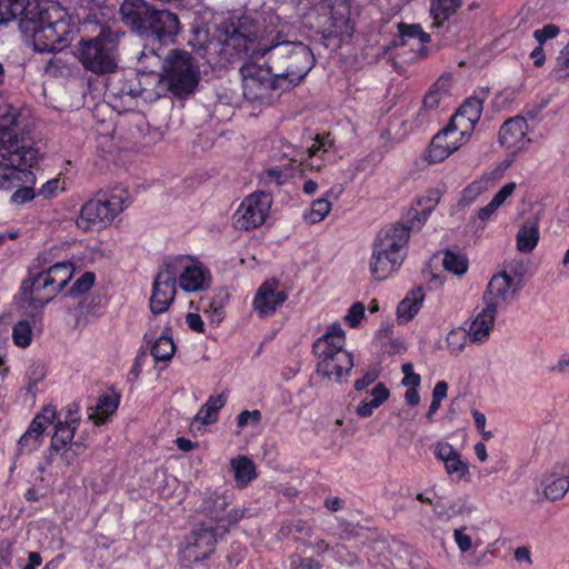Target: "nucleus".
<instances>
[{
  "instance_id": "nucleus-47",
  "label": "nucleus",
  "mask_w": 569,
  "mask_h": 569,
  "mask_svg": "<svg viewBox=\"0 0 569 569\" xmlns=\"http://www.w3.org/2000/svg\"><path fill=\"white\" fill-rule=\"evenodd\" d=\"M33 182H36V180ZM33 184L34 183H21L16 186L14 188H18V190H16L11 196L12 202L22 204L29 200H32L36 196L32 188Z\"/></svg>"
},
{
  "instance_id": "nucleus-12",
  "label": "nucleus",
  "mask_w": 569,
  "mask_h": 569,
  "mask_svg": "<svg viewBox=\"0 0 569 569\" xmlns=\"http://www.w3.org/2000/svg\"><path fill=\"white\" fill-rule=\"evenodd\" d=\"M272 206L270 193L258 191L247 196L233 214V223L238 229L251 230L267 220Z\"/></svg>"
},
{
  "instance_id": "nucleus-56",
  "label": "nucleus",
  "mask_w": 569,
  "mask_h": 569,
  "mask_svg": "<svg viewBox=\"0 0 569 569\" xmlns=\"http://www.w3.org/2000/svg\"><path fill=\"white\" fill-rule=\"evenodd\" d=\"M335 557L338 562L346 566H353L358 562V557L355 553H345L342 546H337L335 548Z\"/></svg>"
},
{
  "instance_id": "nucleus-7",
  "label": "nucleus",
  "mask_w": 569,
  "mask_h": 569,
  "mask_svg": "<svg viewBox=\"0 0 569 569\" xmlns=\"http://www.w3.org/2000/svg\"><path fill=\"white\" fill-rule=\"evenodd\" d=\"M127 200L124 190L97 194L82 206L77 226L83 230L109 226L123 211Z\"/></svg>"
},
{
  "instance_id": "nucleus-9",
  "label": "nucleus",
  "mask_w": 569,
  "mask_h": 569,
  "mask_svg": "<svg viewBox=\"0 0 569 569\" xmlns=\"http://www.w3.org/2000/svg\"><path fill=\"white\" fill-rule=\"evenodd\" d=\"M231 501L232 495L228 491L207 490L202 493V501L198 507V512L214 522V529L227 535L231 527L237 525L247 515V509L242 507L228 509Z\"/></svg>"
},
{
  "instance_id": "nucleus-37",
  "label": "nucleus",
  "mask_w": 569,
  "mask_h": 569,
  "mask_svg": "<svg viewBox=\"0 0 569 569\" xmlns=\"http://www.w3.org/2000/svg\"><path fill=\"white\" fill-rule=\"evenodd\" d=\"M389 390L382 383H378L371 390V400H362L358 405L356 412L362 418L372 416L373 410L380 407L389 398Z\"/></svg>"
},
{
  "instance_id": "nucleus-11",
  "label": "nucleus",
  "mask_w": 569,
  "mask_h": 569,
  "mask_svg": "<svg viewBox=\"0 0 569 569\" xmlns=\"http://www.w3.org/2000/svg\"><path fill=\"white\" fill-rule=\"evenodd\" d=\"M173 278L179 280V287L186 292H200L211 284L209 269L198 259L179 256L166 262Z\"/></svg>"
},
{
  "instance_id": "nucleus-35",
  "label": "nucleus",
  "mask_w": 569,
  "mask_h": 569,
  "mask_svg": "<svg viewBox=\"0 0 569 569\" xmlns=\"http://www.w3.org/2000/svg\"><path fill=\"white\" fill-rule=\"evenodd\" d=\"M462 6V0H431L430 14L433 26L440 27Z\"/></svg>"
},
{
  "instance_id": "nucleus-10",
  "label": "nucleus",
  "mask_w": 569,
  "mask_h": 569,
  "mask_svg": "<svg viewBox=\"0 0 569 569\" xmlns=\"http://www.w3.org/2000/svg\"><path fill=\"white\" fill-rule=\"evenodd\" d=\"M244 63L240 71L242 74L243 96L252 102L270 103L277 91L281 90V83L272 74L270 68H263L256 60Z\"/></svg>"
},
{
  "instance_id": "nucleus-60",
  "label": "nucleus",
  "mask_w": 569,
  "mask_h": 569,
  "mask_svg": "<svg viewBox=\"0 0 569 569\" xmlns=\"http://www.w3.org/2000/svg\"><path fill=\"white\" fill-rule=\"evenodd\" d=\"M542 46L543 44L538 43V46L530 52V57L533 60V64L538 68L542 67L546 60Z\"/></svg>"
},
{
  "instance_id": "nucleus-15",
  "label": "nucleus",
  "mask_w": 569,
  "mask_h": 569,
  "mask_svg": "<svg viewBox=\"0 0 569 569\" xmlns=\"http://www.w3.org/2000/svg\"><path fill=\"white\" fill-rule=\"evenodd\" d=\"M455 123L451 117L450 123L433 137L428 150L431 162L443 161L470 137L471 132H465Z\"/></svg>"
},
{
  "instance_id": "nucleus-20",
  "label": "nucleus",
  "mask_w": 569,
  "mask_h": 569,
  "mask_svg": "<svg viewBox=\"0 0 569 569\" xmlns=\"http://www.w3.org/2000/svg\"><path fill=\"white\" fill-rule=\"evenodd\" d=\"M287 298L288 295L280 288L279 282L274 279H270L259 287L253 299V309L259 317H269L283 305Z\"/></svg>"
},
{
  "instance_id": "nucleus-53",
  "label": "nucleus",
  "mask_w": 569,
  "mask_h": 569,
  "mask_svg": "<svg viewBox=\"0 0 569 569\" xmlns=\"http://www.w3.org/2000/svg\"><path fill=\"white\" fill-rule=\"evenodd\" d=\"M402 372L405 375L402 383L410 388H418L420 385V376L413 372V366L410 362L402 365Z\"/></svg>"
},
{
  "instance_id": "nucleus-34",
  "label": "nucleus",
  "mask_w": 569,
  "mask_h": 569,
  "mask_svg": "<svg viewBox=\"0 0 569 569\" xmlns=\"http://www.w3.org/2000/svg\"><path fill=\"white\" fill-rule=\"evenodd\" d=\"M230 466L239 488L247 487L257 477L254 463L246 456L231 459Z\"/></svg>"
},
{
  "instance_id": "nucleus-39",
  "label": "nucleus",
  "mask_w": 569,
  "mask_h": 569,
  "mask_svg": "<svg viewBox=\"0 0 569 569\" xmlns=\"http://www.w3.org/2000/svg\"><path fill=\"white\" fill-rule=\"evenodd\" d=\"M399 37L395 40L396 46H405L410 40H417L419 46L427 43L430 36L426 33L420 24L399 23Z\"/></svg>"
},
{
  "instance_id": "nucleus-5",
  "label": "nucleus",
  "mask_w": 569,
  "mask_h": 569,
  "mask_svg": "<svg viewBox=\"0 0 569 569\" xmlns=\"http://www.w3.org/2000/svg\"><path fill=\"white\" fill-rule=\"evenodd\" d=\"M345 332L339 325H333L316 340L313 353L318 359V376L337 383L348 379L353 368V357L345 349Z\"/></svg>"
},
{
  "instance_id": "nucleus-6",
  "label": "nucleus",
  "mask_w": 569,
  "mask_h": 569,
  "mask_svg": "<svg viewBox=\"0 0 569 569\" xmlns=\"http://www.w3.org/2000/svg\"><path fill=\"white\" fill-rule=\"evenodd\" d=\"M152 78L157 82H163L174 96L183 97L197 88L200 72L189 52L172 49L164 59L163 73L154 74Z\"/></svg>"
},
{
  "instance_id": "nucleus-61",
  "label": "nucleus",
  "mask_w": 569,
  "mask_h": 569,
  "mask_svg": "<svg viewBox=\"0 0 569 569\" xmlns=\"http://www.w3.org/2000/svg\"><path fill=\"white\" fill-rule=\"evenodd\" d=\"M448 383L446 381H438L432 390V398L443 400L447 397Z\"/></svg>"
},
{
  "instance_id": "nucleus-13",
  "label": "nucleus",
  "mask_w": 569,
  "mask_h": 569,
  "mask_svg": "<svg viewBox=\"0 0 569 569\" xmlns=\"http://www.w3.org/2000/svg\"><path fill=\"white\" fill-rule=\"evenodd\" d=\"M107 90L110 104L119 112L132 110L137 97L147 91L136 74L129 77L114 74L109 79Z\"/></svg>"
},
{
  "instance_id": "nucleus-18",
  "label": "nucleus",
  "mask_w": 569,
  "mask_h": 569,
  "mask_svg": "<svg viewBox=\"0 0 569 569\" xmlns=\"http://www.w3.org/2000/svg\"><path fill=\"white\" fill-rule=\"evenodd\" d=\"M410 229V226L407 228L398 223L382 229L377 234L372 250L383 254H397V259L403 261Z\"/></svg>"
},
{
  "instance_id": "nucleus-26",
  "label": "nucleus",
  "mask_w": 569,
  "mask_h": 569,
  "mask_svg": "<svg viewBox=\"0 0 569 569\" xmlns=\"http://www.w3.org/2000/svg\"><path fill=\"white\" fill-rule=\"evenodd\" d=\"M152 8L144 0H123L119 13L121 20L137 31H143Z\"/></svg>"
},
{
  "instance_id": "nucleus-44",
  "label": "nucleus",
  "mask_w": 569,
  "mask_h": 569,
  "mask_svg": "<svg viewBox=\"0 0 569 569\" xmlns=\"http://www.w3.org/2000/svg\"><path fill=\"white\" fill-rule=\"evenodd\" d=\"M447 346L452 353H460L469 342V332L463 328H455L446 338Z\"/></svg>"
},
{
  "instance_id": "nucleus-40",
  "label": "nucleus",
  "mask_w": 569,
  "mask_h": 569,
  "mask_svg": "<svg viewBox=\"0 0 569 569\" xmlns=\"http://www.w3.org/2000/svg\"><path fill=\"white\" fill-rule=\"evenodd\" d=\"M150 352L156 361H169L176 352V345L171 337L162 333L151 342Z\"/></svg>"
},
{
  "instance_id": "nucleus-43",
  "label": "nucleus",
  "mask_w": 569,
  "mask_h": 569,
  "mask_svg": "<svg viewBox=\"0 0 569 569\" xmlns=\"http://www.w3.org/2000/svg\"><path fill=\"white\" fill-rule=\"evenodd\" d=\"M330 210V201L326 198H320L311 203L310 209L305 213L303 218L308 223H318L328 216Z\"/></svg>"
},
{
  "instance_id": "nucleus-38",
  "label": "nucleus",
  "mask_w": 569,
  "mask_h": 569,
  "mask_svg": "<svg viewBox=\"0 0 569 569\" xmlns=\"http://www.w3.org/2000/svg\"><path fill=\"white\" fill-rule=\"evenodd\" d=\"M517 184L515 182L506 183L492 198V200L478 211V218L481 221H488L498 208L515 192Z\"/></svg>"
},
{
  "instance_id": "nucleus-31",
  "label": "nucleus",
  "mask_w": 569,
  "mask_h": 569,
  "mask_svg": "<svg viewBox=\"0 0 569 569\" xmlns=\"http://www.w3.org/2000/svg\"><path fill=\"white\" fill-rule=\"evenodd\" d=\"M451 78L440 77L425 96L422 111L431 112L450 97Z\"/></svg>"
},
{
  "instance_id": "nucleus-24",
  "label": "nucleus",
  "mask_w": 569,
  "mask_h": 569,
  "mask_svg": "<svg viewBox=\"0 0 569 569\" xmlns=\"http://www.w3.org/2000/svg\"><path fill=\"white\" fill-rule=\"evenodd\" d=\"M78 412L79 409L77 405H69L63 419L57 422L54 433L51 438V456L59 453L61 449L72 441L80 421Z\"/></svg>"
},
{
  "instance_id": "nucleus-27",
  "label": "nucleus",
  "mask_w": 569,
  "mask_h": 569,
  "mask_svg": "<svg viewBox=\"0 0 569 569\" xmlns=\"http://www.w3.org/2000/svg\"><path fill=\"white\" fill-rule=\"evenodd\" d=\"M540 489L550 501L563 498L569 490V471L565 468L551 470L541 479Z\"/></svg>"
},
{
  "instance_id": "nucleus-2",
  "label": "nucleus",
  "mask_w": 569,
  "mask_h": 569,
  "mask_svg": "<svg viewBox=\"0 0 569 569\" xmlns=\"http://www.w3.org/2000/svg\"><path fill=\"white\" fill-rule=\"evenodd\" d=\"M23 14L19 29L38 52H56L67 47L72 33L67 11L50 0H0V24Z\"/></svg>"
},
{
  "instance_id": "nucleus-41",
  "label": "nucleus",
  "mask_w": 569,
  "mask_h": 569,
  "mask_svg": "<svg viewBox=\"0 0 569 569\" xmlns=\"http://www.w3.org/2000/svg\"><path fill=\"white\" fill-rule=\"evenodd\" d=\"M118 405L119 401L113 396H102L96 405L94 412L89 417L96 425H102L117 410Z\"/></svg>"
},
{
  "instance_id": "nucleus-55",
  "label": "nucleus",
  "mask_w": 569,
  "mask_h": 569,
  "mask_svg": "<svg viewBox=\"0 0 569 569\" xmlns=\"http://www.w3.org/2000/svg\"><path fill=\"white\" fill-rule=\"evenodd\" d=\"M379 377V371L376 368L368 370L361 379L356 380L355 389L361 391L366 389L368 386L373 383Z\"/></svg>"
},
{
  "instance_id": "nucleus-57",
  "label": "nucleus",
  "mask_w": 569,
  "mask_h": 569,
  "mask_svg": "<svg viewBox=\"0 0 569 569\" xmlns=\"http://www.w3.org/2000/svg\"><path fill=\"white\" fill-rule=\"evenodd\" d=\"M94 282V276L91 272L82 274L73 284V290L78 292H84L89 290Z\"/></svg>"
},
{
  "instance_id": "nucleus-52",
  "label": "nucleus",
  "mask_w": 569,
  "mask_h": 569,
  "mask_svg": "<svg viewBox=\"0 0 569 569\" xmlns=\"http://www.w3.org/2000/svg\"><path fill=\"white\" fill-rule=\"evenodd\" d=\"M453 539L461 552H467L472 547V539L466 533V527L457 528L453 530Z\"/></svg>"
},
{
  "instance_id": "nucleus-8",
  "label": "nucleus",
  "mask_w": 569,
  "mask_h": 569,
  "mask_svg": "<svg viewBox=\"0 0 569 569\" xmlns=\"http://www.w3.org/2000/svg\"><path fill=\"white\" fill-rule=\"evenodd\" d=\"M116 51L112 32L103 29L96 38L80 42L78 57L84 69L100 74L114 70Z\"/></svg>"
},
{
  "instance_id": "nucleus-36",
  "label": "nucleus",
  "mask_w": 569,
  "mask_h": 569,
  "mask_svg": "<svg viewBox=\"0 0 569 569\" xmlns=\"http://www.w3.org/2000/svg\"><path fill=\"white\" fill-rule=\"evenodd\" d=\"M226 401L227 397L223 393L210 396L206 403L199 409L194 420L204 425L216 422L218 419V412L226 405Z\"/></svg>"
},
{
  "instance_id": "nucleus-45",
  "label": "nucleus",
  "mask_w": 569,
  "mask_h": 569,
  "mask_svg": "<svg viewBox=\"0 0 569 569\" xmlns=\"http://www.w3.org/2000/svg\"><path fill=\"white\" fill-rule=\"evenodd\" d=\"M443 267L446 270L461 276L468 269V260L463 254L447 251L443 257Z\"/></svg>"
},
{
  "instance_id": "nucleus-21",
  "label": "nucleus",
  "mask_w": 569,
  "mask_h": 569,
  "mask_svg": "<svg viewBox=\"0 0 569 569\" xmlns=\"http://www.w3.org/2000/svg\"><path fill=\"white\" fill-rule=\"evenodd\" d=\"M146 24L143 31H151L163 43L173 42L174 37L180 30L178 17L168 10H154L152 8Z\"/></svg>"
},
{
  "instance_id": "nucleus-48",
  "label": "nucleus",
  "mask_w": 569,
  "mask_h": 569,
  "mask_svg": "<svg viewBox=\"0 0 569 569\" xmlns=\"http://www.w3.org/2000/svg\"><path fill=\"white\" fill-rule=\"evenodd\" d=\"M261 412L259 410H243L237 417V425L240 429L248 425L258 426L261 421Z\"/></svg>"
},
{
  "instance_id": "nucleus-16",
  "label": "nucleus",
  "mask_w": 569,
  "mask_h": 569,
  "mask_svg": "<svg viewBox=\"0 0 569 569\" xmlns=\"http://www.w3.org/2000/svg\"><path fill=\"white\" fill-rule=\"evenodd\" d=\"M518 286L513 278L506 271L495 274L482 296L485 306L495 311L502 310L511 303L518 293Z\"/></svg>"
},
{
  "instance_id": "nucleus-33",
  "label": "nucleus",
  "mask_w": 569,
  "mask_h": 569,
  "mask_svg": "<svg viewBox=\"0 0 569 569\" xmlns=\"http://www.w3.org/2000/svg\"><path fill=\"white\" fill-rule=\"evenodd\" d=\"M440 191L431 190L423 199H421L418 204L421 206V209H412L408 213V219L410 222V228L419 229L425 221L428 219L429 214L437 206L440 200Z\"/></svg>"
},
{
  "instance_id": "nucleus-1",
  "label": "nucleus",
  "mask_w": 569,
  "mask_h": 569,
  "mask_svg": "<svg viewBox=\"0 0 569 569\" xmlns=\"http://www.w3.org/2000/svg\"><path fill=\"white\" fill-rule=\"evenodd\" d=\"M224 61L243 56L252 60L266 58V66L281 83V90L298 86L315 66L311 49L301 41L267 39L249 18L227 24L219 36Z\"/></svg>"
},
{
  "instance_id": "nucleus-29",
  "label": "nucleus",
  "mask_w": 569,
  "mask_h": 569,
  "mask_svg": "<svg viewBox=\"0 0 569 569\" xmlns=\"http://www.w3.org/2000/svg\"><path fill=\"white\" fill-rule=\"evenodd\" d=\"M403 261L397 259V254H383L379 251L372 250L370 259V272L377 280H386L395 271H397Z\"/></svg>"
},
{
  "instance_id": "nucleus-54",
  "label": "nucleus",
  "mask_w": 569,
  "mask_h": 569,
  "mask_svg": "<svg viewBox=\"0 0 569 569\" xmlns=\"http://www.w3.org/2000/svg\"><path fill=\"white\" fill-rule=\"evenodd\" d=\"M61 188V181L58 178L48 180L39 190V196L46 199L52 198L57 194V191Z\"/></svg>"
},
{
  "instance_id": "nucleus-32",
  "label": "nucleus",
  "mask_w": 569,
  "mask_h": 569,
  "mask_svg": "<svg viewBox=\"0 0 569 569\" xmlns=\"http://www.w3.org/2000/svg\"><path fill=\"white\" fill-rule=\"evenodd\" d=\"M423 300L425 291L422 287H417L409 291L407 296L398 305V319L405 322L411 320L419 312Z\"/></svg>"
},
{
  "instance_id": "nucleus-28",
  "label": "nucleus",
  "mask_w": 569,
  "mask_h": 569,
  "mask_svg": "<svg viewBox=\"0 0 569 569\" xmlns=\"http://www.w3.org/2000/svg\"><path fill=\"white\" fill-rule=\"evenodd\" d=\"M483 101L478 97H470L452 116L455 126L465 132H472L475 124L479 121L482 112Z\"/></svg>"
},
{
  "instance_id": "nucleus-23",
  "label": "nucleus",
  "mask_w": 569,
  "mask_h": 569,
  "mask_svg": "<svg viewBox=\"0 0 569 569\" xmlns=\"http://www.w3.org/2000/svg\"><path fill=\"white\" fill-rule=\"evenodd\" d=\"M433 455L443 463L446 472L457 481L468 479L469 465L452 445L445 441L435 443Z\"/></svg>"
},
{
  "instance_id": "nucleus-59",
  "label": "nucleus",
  "mask_w": 569,
  "mask_h": 569,
  "mask_svg": "<svg viewBox=\"0 0 569 569\" xmlns=\"http://www.w3.org/2000/svg\"><path fill=\"white\" fill-rule=\"evenodd\" d=\"M266 177L270 180H274L278 186L282 184L287 178V174L278 167L266 170Z\"/></svg>"
},
{
  "instance_id": "nucleus-63",
  "label": "nucleus",
  "mask_w": 569,
  "mask_h": 569,
  "mask_svg": "<svg viewBox=\"0 0 569 569\" xmlns=\"http://www.w3.org/2000/svg\"><path fill=\"white\" fill-rule=\"evenodd\" d=\"M405 400L409 406H417L420 401L417 388H409L405 393Z\"/></svg>"
},
{
  "instance_id": "nucleus-50",
  "label": "nucleus",
  "mask_w": 569,
  "mask_h": 569,
  "mask_svg": "<svg viewBox=\"0 0 569 569\" xmlns=\"http://www.w3.org/2000/svg\"><path fill=\"white\" fill-rule=\"evenodd\" d=\"M365 316V306L361 302L353 303L348 313L345 316V321L352 328L357 327Z\"/></svg>"
},
{
  "instance_id": "nucleus-49",
  "label": "nucleus",
  "mask_w": 569,
  "mask_h": 569,
  "mask_svg": "<svg viewBox=\"0 0 569 569\" xmlns=\"http://www.w3.org/2000/svg\"><path fill=\"white\" fill-rule=\"evenodd\" d=\"M559 32L560 29L558 26L549 23L541 29L535 30L533 38L538 41V43L543 44L547 40L556 38Z\"/></svg>"
},
{
  "instance_id": "nucleus-30",
  "label": "nucleus",
  "mask_w": 569,
  "mask_h": 569,
  "mask_svg": "<svg viewBox=\"0 0 569 569\" xmlns=\"http://www.w3.org/2000/svg\"><path fill=\"white\" fill-rule=\"evenodd\" d=\"M540 239L539 222L537 219L526 220L516 234V247L520 253L532 252Z\"/></svg>"
},
{
  "instance_id": "nucleus-42",
  "label": "nucleus",
  "mask_w": 569,
  "mask_h": 569,
  "mask_svg": "<svg viewBox=\"0 0 569 569\" xmlns=\"http://www.w3.org/2000/svg\"><path fill=\"white\" fill-rule=\"evenodd\" d=\"M328 152L326 144L317 139L311 147L308 148V157L302 160V164L311 169L320 170L323 166L325 154Z\"/></svg>"
},
{
  "instance_id": "nucleus-17",
  "label": "nucleus",
  "mask_w": 569,
  "mask_h": 569,
  "mask_svg": "<svg viewBox=\"0 0 569 569\" xmlns=\"http://www.w3.org/2000/svg\"><path fill=\"white\" fill-rule=\"evenodd\" d=\"M177 295V281L164 263L157 273L152 293L149 300V308L152 315L166 312L174 301Z\"/></svg>"
},
{
  "instance_id": "nucleus-14",
  "label": "nucleus",
  "mask_w": 569,
  "mask_h": 569,
  "mask_svg": "<svg viewBox=\"0 0 569 569\" xmlns=\"http://www.w3.org/2000/svg\"><path fill=\"white\" fill-rule=\"evenodd\" d=\"M226 533L219 532L212 525H199L189 536L181 556L188 562H198L209 558L216 550L219 538Z\"/></svg>"
},
{
  "instance_id": "nucleus-58",
  "label": "nucleus",
  "mask_w": 569,
  "mask_h": 569,
  "mask_svg": "<svg viewBox=\"0 0 569 569\" xmlns=\"http://www.w3.org/2000/svg\"><path fill=\"white\" fill-rule=\"evenodd\" d=\"M186 320L190 329L197 332H203L204 325L201 317L198 313H188Z\"/></svg>"
},
{
  "instance_id": "nucleus-4",
  "label": "nucleus",
  "mask_w": 569,
  "mask_h": 569,
  "mask_svg": "<svg viewBox=\"0 0 569 569\" xmlns=\"http://www.w3.org/2000/svg\"><path fill=\"white\" fill-rule=\"evenodd\" d=\"M73 267L70 262H58L47 270L24 280L17 301L26 312L33 315L51 301L72 279Z\"/></svg>"
},
{
  "instance_id": "nucleus-3",
  "label": "nucleus",
  "mask_w": 569,
  "mask_h": 569,
  "mask_svg": "<svg viewBox=\"0 0 569 569\" xmlns=\"http://www.w3.org/2000/svg\"><path fill=\"white\" fill-rule=\"evenodd\" d=\"M29 112L9 103L0 104V188L13 189L33 183L30 168L37 163L39 151L30 136Z\"/></svg>"
},
{
  "instance_id": "nucleus-22",
  "label": "nucleus",
  "mask_w": 569,
  "mask_h": 569,
  "mask_svg": "<svg viewBox=\"0 0 569 569\" xmlns=\"http://www.w3.org/2000/svg\"><path fill=\"white\" fill-rule=\"evenodd\" d=\"M528 123L521 117H515L503 122L499 131V141L510 153L522 151L530 142L527 139Z\"/></svg>"
},
{
  "instance_id": "nucleus-51",
  "label": "nucleus",
  "mask_w": 569,
  "mask_h": 569,
  "mask_svg": "<svg viewBox=\"0 0 569 569\" xmlns=\"http://www.w3.org/2000/svg\"><path fill=\"white\" fill-rule=\"evenodd\" d=\"M203 312L213 325H219L224 318L223 307L221 305H214L213 302H208L203 307Z\"/></svg>"
},
{
  "instance_id": "nucleus-25",
  "label": "nucleus",
  "mask_w": 569,
  "mask_h": 569,
  "mask_svg": "<svg viewBox=\"0 0 569 569\" xmlns=\"http://www.w3.org/2000/svg\"><path fill=\"white\" fill-rule=\"evenodd\" d=\"M497 313V311L485 306L475 316L467 329L469 332V343L482 345L489 340L495 327Z\"/></svg>"
},
{
  "instance_id": "nucleus-46",
  "label": "nucleus",
  "mask_w": 569,
  "mask_h": 569,
  "mask_svg": "<svg viewBox=\"0 0 569 569\" xmlns=\"http://www.w3.org/2000/svg\"><path fill=\"white\" fill-rule=\"evenodd\" d=\"M13 343L20 348H27L32 340V328L26 320L18 321L12 330Z\"/></svg>"
},
{
  "instance_id": "nucleus-64",
  "label": "nucleus",
  "mask_w": 569,
  "mask_h": 569,
  "mask_svg": "<svg viewBox=\"0 0 569 569\" xmlns=\"http://www.w3.org/2000/svg\"><path fill=\"white\" fill-rule=\"evenodd\" d=\"M297 569H321V565L312 558H303Z\"/></svg>"
},
{
  "instance_id": "nucleus-62",
  "label": "nucleus",
  "mask_w": 569,
  "mask_h": 569,
  "mask_svg": "<svg viewBox=\"0 0 569 569\" xmlns=\"http://www.w3.org/2000/svg\"><path fill=\"white\" fill-rule=\"evenodd\" d=\"M56 455L60 457V459L66 466L71 465L77 458L76 453L70 449L69 446H66L63 449L60 450L59 453Z\"/></svg>"
},
{
  "instance_id": "nucleus-19",
  "label": "nucleus",
  "mask_w": 569,
  "mask_h": 569,
  "mask_svg": "<svg viewBox=\"0 0 569 569\" xmlns=\"http://www.w3.org/2000/svg\"><path fill=\"white\" fill-rule=\"evenodd\" d=\"M57 411L52 406H47L31 421L27 431L20 437L18 446L21 452L37 450L43 440V432L56 419Z\"/></svg>"
}]
</instances>
